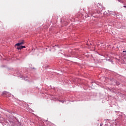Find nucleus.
Returning a JSON list of instances; mask_svg holds the SVG:
<instances>
[{"label":"nucleus","mask_w":126,"mask_h":126,"mask_svg":"<svg viewBox=\"0 0 126 126\" xmlns=\"http://www.w3.org/2000/svg\"><path fill=\"white\" fill-rule=\"evenodd\" d=\"M21 45H24V41L22 40L21 42H19L15 44V46H17L19 47V46H21Z\"/></svg>","instance_id":"nucleus-1"},{"label":"nucleus","mask_w":126,"mask_h":126,"mask_svg":"<svg viewBox=\"0 0 126 126\" xmlns=\"http://www.w3.org/2000/svg\"><path fill=\"white\" fill-rule=\"evenodd\" d=\"M7 94H8V92H3L2 94V96H7Z\"/></svg>","instance_id":"nucleus-2"},{"label":"nucleus","mask_w":126,"mask_h":126,"mask_svg":"<svg viewBox=\"0 0 126 126\" xmlns=\"http://www.w3.org/2000/svg\"><path fill=\"white\" fill-rule=\"evenodd\" d=\"M17 50H22V46H19L17 48Z\"/></svg>","instance_id":"nucleus-3"},{"label":"nucleus","mask_w":126,"mask_h":126,"mask_svg":"<svg viewBox=\"0 0 126 126\" xmlns=\"http://www.w3.org/2000/svg\"><path fill=\"white\" fill-rule=\"evenodd\" d=\"M116 84H117V85H120V83H119V82H116Z\"/></svg>","instance_id":"nucleus-4"},{"label":"nucleus","mask_w":126,"mask_h":126,"mask_svg":"<svg viewBox=\"0 0 126 126\" xmlns=\"http://www.w3.org/2000/svg\"><path fill=\"white\" fill-rule=\"evenodd\" d=\"M22 47L23 49V48H26V46H22Z\"/></svg>","instance_id":"nucleus-5"},{"label":"nucleus","mask_w":126,"mask_h":126,"mask_svg":"<svg viewBox=\"0 0 126 126\" xmlns=\"http://www.w3.org/2000/svg\"><path fill=\"white\" fill-rule=\"evenodd\" d=\"M123 53H126V51H123Z\"/></svg>","instance_id":"nucleus-6"},{"label":"nucleus","mask_w":126,"mask_h":126,"mask_svg":"<svg viewBox=\"0 0 126 126\" xmlns=\"http://www.w3.org/2000/svg\"><path fill=\"white\" fill-rule=\"evenodd\" d=\"M124 7H126V6H124Z\"/></svg>","instance_id":"nucleus-7"},{"label":"nucleus","mask_w":126,"mask_h":126,"mask_svg":"<svg viewBox=\"0 0 126 126\" xmlns=\"http://www.w3.org/2000/svg\"><path fill=\"white\" fill-rule=\"evenodd\" d=\"M102 126V124H100V126Z\"/></svg>","instance_id":"nucleus-8"}]
</instances>
